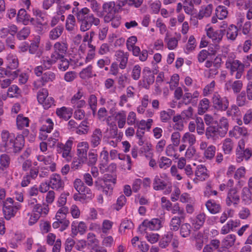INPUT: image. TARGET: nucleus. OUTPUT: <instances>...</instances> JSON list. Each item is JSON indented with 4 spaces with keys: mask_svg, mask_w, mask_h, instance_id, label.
Returning a JSON list of instances; mask_svg holds the SVG:
<instances>
[{
    "mask_svg": "<svg viewBox=\"0 0 252 252\" xmlns=\"http://www.w3.org/2000/svg\"><path fill=\"white\" fill-rule=\"evenodd\" d=\"M77 22L80 25V30L85 32L90 30L93 26L99 25L100 21L99 18L95 17L91 13L90 10L87 7L79 8L75 7L72 9Z\"/></svg>",
    "mask_w": 252,
    "mask_h": 252,
    "instance_id": "obj_1",
    "label": "nucleus"
},
{
    "mask_svg": "<svg viewBox=\"0 0 252 252\" xmlns=\"http://www.w3.org/2000/svg\"><path fill=\"white\" fill-rule=\"evenodd\" d=\"M225 67L229 70L231 75L236 72V79H240L244 73L245 65L238 60L228 58L225 62Z\"/></svg>",
    "mask_w": 252,
    "mask_h": 252,
    "instance_id": "obj_2",
    "label": "nucleus"
},
{
    "mask_svg": "<svg viewBox=\"0 0 252 252\" xmlns=\"http://www.w3.org/2000/svg\"><path fill=\"white\" fill-rule=\"evenodd\" d=\"M14 138V135L12 133H10L6 130H2L1 133L0 150L2 152L11 153V145Z\"/></svg>",
    "mask_w": 252,
    "mask_h": 252,
    "instance_id": "obj_3",
    "label": "nucleus"
},
{
    "mask_svg": "<svg viewBox=\"0 0 252 252\" xmlns=\"http://www.w3.org/2000/svg\"><path fill=\"white\" fill-rule=\"evenodd\" d=\"M214 108L219 111H225L228 109L229 102L227 97L221 96L218 93H215L212 98Z\"/></svg>",
    "mask_w": 252,
    "mask_h": 252,
    "instance_id": "obj_4",
    "label": "nucleus"
},
{
    "mask_svg": "<svg viewBox=\"0 0 252 252\" xmlns=\"http://www.w3.org/2000/svg\"><path fill=\"white\" fill-rule=\"evenodd\" d=\"M54 52L52 55L58 60L59 59H63L67 53L68 50V44L65 40L56 42L53 46Z\"/></svg>",
    "mask_w": 252,
    "mask_h": 252,
    "instance_id": "obj_5",
    "label": "nucleus"
},
{
    "mask_svg": "<svg viewBox=\"0 0 252 252\" xmlns=\"http://www.w3.org/2000/svg\"><path fill=\"white\" fill-rule=\"evenodd\" d=\"M57 61L58 60L52 54L50 58H49L48 57L43 58L41 61L42 65L35 67L34 69L35 74L37 76H41L44 70L49 69L51 65Z\"/></svg>",
    "mask_w": 252,
    "mask_h": 252,
    "instance_id": "obj_6",
    "label": "nucleus"
},
{
    "mask_svg": "<svg viewBox=\"0 0 252 252\" xmlns=\"http://www.w3.org/2000/svg\"><path fill=\"white\" fill-rule=\"evenodd\" d=\"M110 182L113 184H115L116 182V178L111 175H105L103 179H97L94 182V186L96 189L100 190L103 188H107L111 189Z\"/></svg>",
    "mask_w": 252,
    "mask_h": 252,
    "instance_id": "obj_7",
    "label": "nucleus"
},
{
    "mask_svg": "<svg viewBox=\"0 0 252 252\" xmlns=\"http://www.w3.org/2000/svg\"><path fill=\"white\" fill-rule=\"evenodd\" d=\"M161 227V221L158 219H153L151 220H144L142 224L139 226V229L146 230H158Z\"/></svg>",
    "mask_w": 252,
    "mask_h": 252,
    "instance_id": "obj_8",
    "label": "nucleus"
},
{
    "mask_svg": "<svg viewBox=\"0 0 252 252\" xmlns=\"http://www.w3.org/2000/svg\"><path fill=\"white\" fill-rule=\"evenodd\" d=\"M49 185L52 189L60 190L63 189L64 183L59 174H53L50 177Z\"/></svg>",
    "mask_w": 252,
    "mask_h": 252,
    "instance_id": "obj_9",
    "label": "nucleus"
},
{
    "mask_svg": "<svg viewBox=\"0 0 252 252\" xmlns=\"http://www.w3.org/2000/svg\"><path fill=\"white\" fill-rule=\"evenodd\" d=\"M224 34V30H219L215 31L212 28H209L207 31V35L214 43H219Z\"/></svg>",
    "mask_w": 252,
    "mask_h": 252,
    "instance_id": "obj_10",
    "label": "nucleus"
},
{
    "mask_svg": "<svg viewBox=\"0 0 252 252\" xmlns=\"http://www.w3.org/2000/svg\"><path fill=\"white\" fill-rule=\"evenodd\" d=\"M115 56L117 61L120 63L119 67L121 69H124L127 65L129 54L127 52H124L122 50L117 51Z\"/></svg>",
    "mask_w": 252,
    "mask_h": 252,
    "instance_id": "obj_11",
    "label": "nucleus"
},
{
    "mask_svg": "<svg viewBox=\"0 0 252 252\" xmlns=\"http://www.w3.org/2000/svg\"><path fill=\"white\" fill-rule=\"evenodd\" d=\"M240 201V197L238 194L236 189L233 188L229 190L226 199V203L228 206H230L233 203L237 205Z\"/></svg>",
    "mask_w": 252,
    "mask_h": 252,
    "instance_id": "obj_12",
    "label": "nucleus"
},
{
    "mask_svg": "<svg viewBox=\"0 0 252 252\" xmlns=\"http://www.w3.org/2000/svg\"><path fill=\"white\" fill-rule=\"evenodd\" d=\"M25 140L24 136L22 135H18L16 138H14L12 145H11V152L17 153L21 151L24 146Z\"/></svg>",
    "mask_w": 252,
    "mask_h": 252,
    "instance_id": "obj_13",
    "label": "nucleus"
},
{
    "mask_svg": "<svg viewBox=\"0 0 252 252\" xmlns=\"http://www.w3.org/2000/svg\"><path fill=\"white\" fill-rule=\"evenodd\" d=\"M89 145L86 142L79 143L77 146V155L81 158L82 161H86L87 159V152Z\"/></svg>",
    "mask_w": 252,
    "mask_h": 252,
    "instance_id": "obj_14",
    "label": "nucleus"
},
{
    "mask_svg": "<svg viewBox=\"0 0 252 252\" xmlns=\"http://www.w3.org/2000/svg\"><path fill=\"white\" fill-rule=\"evenodd\" d=\"M220 133V130L217 126H210L206 128L205 135L208 139L216 141Z\"/></svg>",
    "mask_w": 252,
    "mask_h": 252,
    "instance_id": "obj_15",
    "label": "nucleus"
},
{
    "mask_svg": "<svg viewBox=\"0 0 252 252\" xmlns=\"http://www.w3.org/2000/svg\"><path fill=\"white\" fill-rule=\"evenodd\" d=\"M37 159L39 161L43 162L45 165H50L49 168L51 171H55L56 163L54 162L53 158L51 156L39 155L37 156Z\"/></svg>",
    "mask_w": 252,
    "mask_h": 252,
    "instance_id": "obj_16",
    "label": "nucleus"
},
{
    "mask_svg": "<svg viewBox=\"0 0 252 252\" xmlns=\"http://www.w3.org/2000/svg\"><path fill=\"white\" fill-rule=\"evenodd\" d=\"M20 207L21 205L18 204L15 206H7L5 209H2L5 218L9 220L13 217Z\"/></svg>",
    "mask_w": 252,
    "mask_h": 252,
    "instance_id": "obj_17",
    "label": "nucleus"
},
{
    "mask_svg": "<svg viewBox=\"0 0 252 252\" xmlns=\"http://www.w3.org/2000/svg\"><path fill=\"white\" fill-rule=\"evenodd\" d=\"M206 207L212 214H216L220 212L221 206L213 200H208L205 204Z\"/></svg>",
    "mask_w": 252,
    "mask_h": 252,
    "instance_id": "obj_18",
    "label": "nucleus"
},
{
    "mask_svg": "<svg viewBox=\"0 0 252 252\" xmlns=\"http://www.w3.org/2000/svg\"><path fill=\"white\" fill-rule=\"evenodd\" d=\"M251 150L247 148L243 150L236 151V161L237 162H242L244 159L248 160L252 156Z\"/></svg>",
    "mask_w": 252,
    "mask_h": 252,
    "instance_id": "obj_19",
    "label": "nucleus"
},
{
    "mask_svg": "<svg viewBox=\"0 0 252 252\" xmlns=\"http://www.w3.org/2000/svg\"><path fill=\"white\" fill-rule=\"evenodd\" d=\"M196 179H193L194 182L197 183L196 180L204 181L208 177L207 169L205 166L202 165H198L195 173Z\"/></svg>",
    "mask_w": 252,
    "mask_h": 252,
    "instance_id": "obj_20",
    "label": "nucleus"
},
{
    "mask_svg": "<svg viewBox=\"0 0 252 252\" xmlns=\"http://www.w3.org/2000/svg\"><path fill=\"white\" fill-rule=\"evenodd\" d=\"M73 187L79 194H85L86 193H88V191H90V189L85 186L84 182L78 178L74 180Z\"/></svg>",
    "mask_w": 252,
    "mask_h": 252,
    "instance_id": "obj_21",
    "label": "nucleus"
},
{
    "mask_svg": "<svg viewBox=\"0 0 252 252\" xmlns=\"http://www.w3.org/2000/svg\"><path fill=\"white\" fill-rule=\"evenodd\" d=\"M102 136V132L100 129H94L91 137V143L93 147H96L100 144Z\"/></svg>",
    "mask_w": 252,
    "mask_h": 252,
    "instance_id": "obj_22",
    "label": "nucleus"
},
{
    "mask_svg": "<svg viewBox=\"0 0 252 252\" xmlns=\"http://www.w3.org/2000/svg\"><path fill=\"white\" fill-rule=\"evenodd\" d=\"M160 175L155 176L153 179V189L156 190H163L166 186V183L162 179Z\"/></svg>",
    "mask_w": 252,
    "mask_h": 252,
    "instance_id": "obj_23",
    "label": "nucleus"
},
{
    "mask_svg": "<svg viewBox=\"0 0 252 252\" xmlns=\"http://www.w3.org/2000/svg\"><path fill=\"white\" fill-rule=\"evenodd\" d=\"M64 30L63 27L62 25H58L55 28H53L49 33V38L51 40H56L59 38L62 34Z\"/></svg>",
    "mask_w": 252,
    "mask_h": 252,
    "instance_id": "obj_24",
    "label": "nucleus"
},
{
    "mask_svg": "<svg viewBox=\"0 0 252 252\" xmlns=\"http://www.w3.org/2000/svg\"><path fill=\"white\" fill-rule=\"evenodd\" d=\"M222 149L224 153L226 155L230 154L234 146L233 140L229 138H226L222 141Z\"/></svg>",
    "mask_w": 252,
    "mask_h": 252,
    "instance_id": "obj_25",
    "label": "nucleus"
},
{
    "mask_svg": "<svg viewBox=\"0 0 252 252\" xmlns=\"http://www.w3.org/2000/svg\"><path fill=\"white\" fill-rule=\"evenodd\" d=\"M212 10L213 5L211 4H209L205 7H202L198 14L197 18L201 20L203 17H209L212 13Z\"/></svg>",
    "mask_w": 252,
    "mask_h": 252,
    "instance_id": "obj_26",
    "label": "nucleus"
},
{
    "mask_svg": "<svg viewBox=\"0 0 252 252\" xmlns=\"http://www.w3.org/2000/svg\"><path fill=\"white\" fill-rule=\"evenodd\" d=\"M237 226L238 223L237 221L230 220L227 222L225 225L222 227L220 230V233L221 234H227L230 231V230H233L234 228H235Z\"/></svg>",
    "mask_w": 252,
    "mask_h": 252,
    "instance_id": "obj_27",
    "label": "nucleus"
},
{
    "mask_svg": "<svg viewBox=\"0 0 252 252\" xmlns=\"http://www.w3.org/2000/svg\"><path fill=\"white\" fill-rule=\"evenodd\" d=\"M42 77L40 79L42 85L43 86L46 83L53 81L55 78V74L51 71H48L41 74Z\"/></svg>",
    "mask_w": 252,
    "mask_h": 252,
    "instance_id": "obj_28",
    "label": "nucleus"
},
{
    "mask_svg": "<svg viewBox=\"0 0 252 252\" xmlns=\"http://www.w3.org/2000/svg\"><path fill=\"white\" fill-rule=\"evenodd\" d=\"M227 116L232 119L237 118L241 115V113L239 108L236 105H232L226 112Z\"/></svg>",
    "mask_w": 252,
    "mask_h": 252,
    "instance_id": "obj_29",
    "label": "nucleus"
},
{
    "mask_svg": "<svg viewBox=\"0 0 252 252\" xmlns=\"http://www.w3.org/2000/svg\"><path fill=\"white\" fill-rule=\"evenodd\" d=\"M56 114L60 118L65 120L69 119L72 115V113L65 107L57 109Z\"/></svg>",
    "mask_w": 252,
    "mask_h": 252,
    "instance_id": "obj_30",
    "label": "nucleus"
},
{
    "mask_svg": "<svg viewBox=\"0 0 252 252\" xmlns=\"http://www.w3.org/2000/svg\"><path fill=\"white\" fill-rule=\"evenodd\" d=\"M206 219V215L202 213L198 214L193 220V225L196 229H199L204 224Z\"/></svg>",
    "mask_w": 252,
    "mask_h": 252,
    "instance_id": "obj_31",
    "label": "nucleus"
},
{
    "mask_svg": "<svg viewBox=\"0 0 252 252\" xmlns=\"http://www.w3.org/2000/svg\"><path fill=\"white\" fill-rule=\"evenodd\" d=\"M236 241V236L234 234L227 235L222 241V245L225 248H228L234 245Z\"/></svg>",
    "mask_w": 252,
    "mask_h": 252,
    "instance_id": "obj_32",
    "label": "nucleus"
},
{
    "mask_svg": "<svg viewBox=\"0 0 252 252\" xmlns=\"http://www.w3.org/2000/svg\"><path fill=\"white\" fill-rule=\"evenodd\" d=\"M116 119L118 120V126L120 128H123L126 121V113L124 111H120L116 113Z\"/></svg>",
    "mask_w": 252,
    "mask_h": 252,
    "instance_id": "obj_33",
    "label": "nucleus"
},
{
    "mask_svg": "<svg viewBox=\"0 0 252 252\" xmlns=\"http://www.w3.org/2000/svg\"><path fill=\"white\" fill-rule=\"evenodd\" d=\"M173 238V233L167 232L161 239L159 242V246L161 248H165L170 243Z\"/></svg>",
    "mask_w": 252,
    "mask_h": 252,
    "instance_id": "obj_34",
    "label": "nucleus"
},
{
    "mask_svg": "<svg viewBox=\"0 0 252 252\" xmlns=\"http://www.w3.org/2000/svg\"><path fill=\"white\" fill-rule=\"evenodd\" d=\"M17 18L20 21H22L25 25H27L30 21V15L27 14L24 9H21L17 14Z\"/></svg>",
    "mask_w": 252,
    "mask_h": 252,
    "instance_id": "obj_35",
    "label": "nucleus"
},
{
    "mask_svg": "<svg viewBox=\"0 0 252 252\" xmlns=\"http://www.w3.org/2000/svg\"><path fill=\"white\" fill-rule=\"evenodd\" d=\"M129 79L126 74H121L117 78V81L118 84V88L122 89L125 88L127 83L129 82Z\"/></svg>",
    "mask_w": 252,
    "mask_h": 252,
    "instance_id": "obj_36",
    "label": "nucleus"
},
{
    "mask_svg": "<svg viewBox=\"0 0 252 252\" xmlns=\"http://www.w3.org/2000/svg\"><path fill=\"white\" fill-rule=\"evenodd\" d=\"M216 16L220 20H222L227 17L228 12L224 6L219 5L216 9Z\"/></svg>",
    "mask_w": 252,
    "mask_h": 252,
    "instance_id": "obj_37",
    "label": "nucleus"
},
{
    "mask_svg": "<svg viewBox=\"0 0 252 252\" xmlns=\"http://www.w3.org/2000/svg\"><path fill=\"white\" fill-rule=\"evenodd\" d=\"M182 142L184 143H188L191 146L196 142V137L194 134L189 132H186L182 138Z\"/></svg>",
    "mask_w": 252,
    "mask_h": 252,
    "instance_id": "obj_38",
    "label": "nucleus"
},
{
    "mask_svg": "<svg viewBox=\"0 0 252 252\" xmlns=\"http://www.w3.org/2000/svg\"><path fill=\"white\" fill-rule=\"evenodd\" d=\"M0 70L1 72H0V77H3V75H5L10 77L11 80H14L15 78L17 77L19 73V70L18 69L13 71L8 69H2Z\"/></svg>",
    "mask_w": 252,
    "mask_h": 252,
    "instance_id": "obj_39",
    "label": "nucleus"
},
{
    "mask_svg": "<svg viewBox=\"0 0 252 252\" xmlns=\"http://www.w3.org/2000/svg\"><path fill=\"white\" fill-rule=\"evenodd\" d=\"M17 126L19 129H22L24 126H28L29 120L27 117H24L21 115H18L16 119Z\"/></svg>",
    "mask_w": 252,
    "mask_h": 252,
    "instance_id": "obj_40",
    "label": "nucleus"
},
{
    "mask_svg": "<svg viewBox=\"0 0 252 252\" xmlns=\"http://www.w3.org/2000/svg\"><path fill=\"white\" fill-rule=\"evenodd\" d=\"M220 130V137H224L226 134L228 128V124L226 119L222 118L220 120L219 125L217 126Z\"/></svg>",
    "mask_w": 252,
    "mask_h": 252,
    "instance_id": "obj_41",
    "label": "nucleus"
},
{
    "mask_svg": "<svg viewBox=\"0 0 252 252\" xmlns=\"http://www.w3.org/2000/svg\"><path fill=\"white\" fill-rule=\"evenodd\" d=\"M184 219L176 216L174 217L170 223V229L172 231H177L181 225V220Z\"/></svg>",
    "mask_w": 252,
    "mask_h": 252,
    "instance_id": "obj_42",
    "label": "nucleus"
},
{
    "mask_svg": "<svg viewBox=\"0 0 252 252\" xmlns=\"http://www.w3.org/2000/svg\"><path fill=\"white\" fill-rule=\"evenodd\" d=\"M226 34L228 39L234 40L238 35L237 27L231 25L227 30Z\"/></svg>",
    "mask_w": 252,
    "mask_h": 252,
    "instance_id": "obj_43",
    "label": "nucleus"
},
{
    "mask_svg": "<svg viewBox=\"0 0 252 252\" xmlns=\"http://www.w3.org/2000/svg\"><path fill=\"white\" fill-rule=\"evenodd\" d=\"M183 8L186 14L192 15L194 6L192 0H184L183 1Z\"/></svg>",
    "mask_w": 252,
    "mask_h": 252,
    "instance_id": "obj_44",
    "label": "nucleus"
},
{
    "mask_svg": "<svg viewBox=\"0 0 252 252\" xmlns=\"http://www.w3.org/2000/svg\"><path fill=\"white\" fill-rule=\"evenodd\" d=\"M174 111L168 109L167 111H162L160 113V117L162 122L166 123L169 120L174 114Z\"/></svg>",
    "mask_w": 252,
    "mask_h": 252,
    "instance_id": "obj_45",
    "label": "nucleus"
},
{
    "mask_svg": "<svg viewBox=\"0 0 252 252\" xmlns=\"http://www.w3.org/2000/svg\"><path fill=\"white\" fill-rule=\"evenodd\" d=\"M86 121H82L79 125H77L76 133L78 134H85L89 131L88 126Z\"/></svg>",
    "mask_w": 252,
    "mask_h": 252,
    "instance_id": "obj_46",
    "label": "nucleus"
},
{
    "mask_svg": "<svg viewBox=\"0 0 252 252\" xmlns=\"http://www.w3.org/2000/svg\"><path fill=\"white\" fill-rule=\"evenodd\" d=\"M191 226L189 223H185L180 226V234L183 237H188L190 233Z\"/></svg>",
    "mask_w": 252,
    "mask_h": 252,
    "instance_id": "obj_47",
    "label": "nucleus"
},
{
    "mask_svg": "<svg viewBox=\"0 0 252 252\" xmlns=\"http://www.w3.org/2000/svg\"><path fill=\"white\" fill-rule=\"evenodd\" d=\"M172 213L178 214L180 218H185V214L183 208H181L178 203L175 204L171 208Z\"/></svg>",
    "mask_w": 252,
    "mask_h": 252,
    "instance_id": "obj_48",
    "label": "nucleus"
},
{
    "mask_svg": "<svg viewBox=\"0 0 252 252\" xmlns=\"http://www.w3.org/2000/svg\"><path fill=\"white\" fill-rule=\"evenodd\" d=\"M30 33V29L29 27H24L20 31H19L17 34V37L19 40H23L26 39Z\"/></svg>",
    "mask_w": 252,
    "mask_h": 252,
    "instance_id": "obj_49",
    "label": "nucleus"
},
{
    "mask_svg": "<svg viewBox=\"0 0 252 252\" xmlns=\"http://www.w3.org/2000/svg\"><path fill=\"white\" fill-rule=\"evenodd\" d=\"M7 60L8 61V65L7 66L8 69L14 70L18 67L19 63L17 58L13 56H9Z\"/></svg>",
    "mask_w": 252,
    "mask_h": 252,
    "instance_id": "obj_50",
    "label": "nucleus"
},
{
    "mask_svg": "<svg viewBox=\"0 0 252 252\" xmlns=\"http://www.w3.org/2000/svg\"><path fill=\"white\" fill-rule=\"evenodd\" d=\"M168 34L166 33L165 41L167 42V47L169 49H175L178 45V39L175 37H172L168 39Z\"/></svg>",
    "mask_w": 252,
    "mask_h": 252,
    "instance_id": "obj_51",
    "label": "nucleus"
},
{
    "mask_svg": "<svg viewBox=\"0 0 252 252\" xmlns=\"http://www.w3.org/2000/svg\"><path fill=\"white\" fill-rule=\"evenodd\" d=\"M216 153V147L213 145L209 146L204 151V156L208 159H212Z\"/></svg>",
    "mask_w": 252,
    "mask_h": 252,
    "instance_id": "obj_52",
    "label": "nucleus"
},
{
    "mask_svg": "<svg viewBox=\"0 0 252 252\" xmlns=\"http://www.w3.org/2000/svg\"><path fill=\"white\" fill-rule=\"evenodd\" d=\"M73 144V141L69 138L65 143V144H63L62 143H58V147L62 149V151H66V152H70L72 148V145Z\"/></svg>",
    "mask_w": 252,
    "mask_h": 252,
    "instance_id": "obj_53",
    "label": "nucleus"
},
{
    "mask_svg": "<svg viewBox=\"0 0 252 252\" xmlns=\"http://www.w3.org/2000/svg\"><path fill=\"white\" fill-rule=\"evenodd\" d=\"M194 239L196 241V247L198 250H200L203 245V235L201 233L198 232L196 234H195L194 236Z\"/></svg>",
    "mask_w": 252,
    "mask_h": 252,
    "instance_id": "obj_54",
    "label": "nucleus"
},
{
    "mask_svg": "<svg viewBox=\"0 0 252 252\" xmlns=\"http://www.w3.org/2000/svg\"><path fill=\"white\" fill-rule=\"evenodd\" d=\"M92 66L89 65L83 69L79 73L80 76L82 79H86L92 77Z\"/></svg>",
    "mask_w": 252,
    "mask_h": 252,
    "instance_id": "obj_55",
    "label": "nucleus"
},
{
    "mask_svg": "<svg viewBox=\"0 0 252 252\" xmlns=\"http://www.w3.org/2000/svg\"><path fill=\"white\" fill-rule=\"evenodd\" d=\"M172 163V161L168 158L162 157L159 162V166L160 168L166 169L169 167Z\"/></svg>",
    "mask_w": 252,
    "mask_h": 252,
    "instance_id": "obj_56",
    "label": "nucleus"
},
{
    "mask_svg": "<svg viewBox=\"0 0 252 252\" xmlns=\"http://www.w3.org/2000/svg\"><path fill=\"white\" fill-rule=\"evenodd\" d=\"M209 100L204 98L200 101L199 112L200 113H204L209 108Z\"/></svg>",
    "mask_w": 252,
    "mask_h": 252,
    "instance_id": "obj_57",
    "label": "nucleus"
},
{
    "mask_svg": "<svg viewBox=\"0 0 252 252\" xmlns=\"http://www.w3.org/2000/svg\"><path fill=\"white\" fill-rule=\"evenodd\" d=\"M195 122L197 133L200 135L202 134L204 132V125L202 119L201 118L197 117L196 119Z\"/></svg>",
    "mask_w": 252,
    "mask_h": 252,
    "instance_id": "obj_58",
    "label": "nucleus"
},
{
    "mask_svg": "<svg viewBox=\"0 0 252 252\" xmlns=\"http://www.w3.org/2000/svg\"><path fill=\"white\" fill-rule=\"evenodd\" d=\"M53 126L54 124L51 119H47L46 121V124L41 126L40 130L47 132H51V130L53 128Z\"/></svg>",
    "mask_w": 252,
    "mask_h": 252,
    "instance_id": "obj_59",
    "label": "nucleus"
},
{
    "mask_svg": "<svg viewBox=\"0 0 252 252\" xmlns=\"http://www.w3.org/2000/svg\"><path fill=\"white\" fill-rule=\"evenodd\" d=\"M114 6V3L112 2L104 3L102 6L103 12L105 13L115 12Z\"/></svg>",
    "mask_w": 252,
    "mask_h": 252,
    "instance_id": "obj_60",
    "label": "nucleus"
},
{
    "mask_svg": "<svg viewBox=\"0 0 252 252\" xmlns=\"http://www.w3.org/2000/svg\"><path fill=\"white\" fill-rule=\"evenodd\" d=\"M48 91L46 89H42L41 91H39L37 96L39 103L40 104L43 103V101L48 97Z\"/></svg>",
    "mask_w": 252,
    "mask_h": 252,
    "instance_id": "obj_61",
    "label": "nucleus"
},
{
    "mask_svg": "<svg viewBox=\"0 0 252 252\" xmlns=\"http://www.w3.org/2000/svg\"><path fill=\"white\" fill-rule=\"evenodd\" d=\"M250 215L251 212L250 209L246 207H242L238 214L239 218L243 220L247 219Z\"/></svg>",
    "mask_w": 252,
    "mask_h": 252,
    "instance_id": "obj_62",
    "label": "nucleus"
},
{
    "mask_svg": "<svg viewBox=\"0 0 252 252\" xmlns=\"http://www.w3.org/2000/svg\"><path fill=\"white\" fill-rule=\"evenodd\" d=\"M95 150H91L89 153V164L90 165L94 164L97 161V154L95 153Z\"/></svg>",
    "mask_w": 252,
    "mask_h": 252,
    "instance_id": "obj_63",
    "label": "nucleus"
},
{
    "mask_svg": "<svg viewBox=\"0 0 252 252\" xmlns=\"http://www.w3.org/2000/svg\"><path fill=\"white\" fill-rule=\"evenodd\" d=\"M141 74V67L139 65H135L132 69V78L135 80H137L139 79L140 77Z\"/></svg>",
    "mask_w": 252,
    "mask_h": 252,
    "instance_id": "obj_64",
    "label": "nucleus"
}]
</instances>
